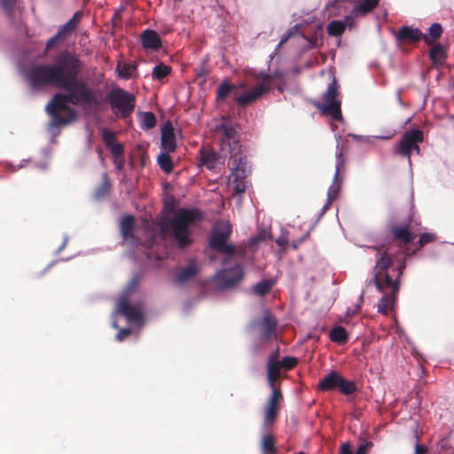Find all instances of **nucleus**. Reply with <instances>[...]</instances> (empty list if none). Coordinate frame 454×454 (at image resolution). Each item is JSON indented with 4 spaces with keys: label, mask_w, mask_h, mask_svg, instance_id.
Segmentation results:
<instances>
[{
    "label": "nucleus",
    "mask_w": 454,
    "mask_h": 454,
    "mask_svg": "<svg viewBox=\"0 0 454 454\" xmlns=\"http://www.w3.org/2000/svg\"><path fill=\"white\" fill-rule=\"evenodd\" d=\"M276 243L280 247H285L288 243V237L286 235H281L276 239Z\"/></svg>",
    "instance_id": "nucleus-55"
},
{
    "label": "nucleus",
    "mask_w": 454,
    "mask_h": 454,
    "mask_svg": "<svg viewBox=\"0 0 454 454\" xmlns=\"http://www.w3.org/2000/svg\"><path fill=\"white\" fill-rule=\"evenodd\" d=\"M102 139L106 147L112 145L113 144L116 143L115 133L105 128L102 129Z\"/></svg>",
    "instance_id": "nucleus-40"
},
{
    "label": "nucleus",
    "mask_w": 454,
    "mask_h": 454,
    "mask_svg": "<svg viewBox=\"0 0 454 454\" xmlns=\"http://www.w3.org/2000/svg\"><path fill=\"white\" fill-rule=\"evenodd\" d=\"M354 139L365 143V144H371L372 142V139L369 137H363L360 135H350Z\"/></svg>",
    "instance_id": "nucleus-53"
},
{
    "label": "nucleus",
    "mask_w": 454,
    "mask_h": 454,
    "mask_svg": "<svg viewBox=\"0 0 454 454\" xmlns=\"http://www.w3.org/2000/svg\"><path fill=\"white\" fill-rule=\"evenodd\" d=\"M137 69V66L134 64H121L118 63L116 70L119 73V76L129 79L132 76V72Z\"/></svg>",
    "instance_id": "nucleus-36"
},
{
    "label": "nucleus",
    "mask_w": 454,
    "mask_h": 454,
    "mask_svg": "<svg viewBox=\"0 0 454 454\" xmlns=\"http://www.w3.org/2000/svg\"><path fill=\"white\" fill-rule=\"evenodd\" d=\"M341 377L338 372L333 371L319 380L318 388L323 391L338 389Z\"/></svg>",
    "instance_id": "nucleus-20"
},
{
    "label": "nucleus",
    "mask_w": 454,
    "mask_h": 454,
    "mask_svg": "<svg viewBox=\"0 0 454 454\" xmlns=\"http://www.w3.org/2000/svg\"><path fill=\"white\" fill-rule=\"evenodd\" d=\"M0 4L8 18L13 20L16 12L20 9L17 0H0Z\"/></svg>",
    "instance_id": "nucleus-29"
},
{
    "label": "nucleus",
    "mask_w": 454,
    "mask_h": 454,
    "mask_svg": "<svg viewBox=\"0 0 454 454\" xmlns=\"http://www.w3.org/2000/svg\"><path fill=\"white\" fill-rule=\"evenodd\" d=\"M282 400L283 395L281 389H271V394L263 409V422L265 426H270L276 421L280 411V402Z\"/></svg>",
    "instance_id": "nucleus-11"
},
{
    "label": "nucleus",
    "mask_w": 454,
    "mask_h": 454,
    "mask_svg": "<svg viewBox=\"0 0 454 454\" xmlns=\"http://www.w3.org/2000/svg\"><path fill=\"white\" fill-rule=\"evenodd\" d=\"M215 136L220 142V149L229 155L231 161L230 181L233 184L235 193H243L246 191L244 179L246 177L247 159L243 153L239 132L232 122L223 118L215 128Z\"/></svg>",
    "instance_id": "nucleus-4"
},
{
    "label": "nucleus",
    "mask_w": 454,
    "mask_h": 454,
    "mask_svg": "<svg viewBox=\"0 0 454 454\" xmlns=\"http://www.w3.org/2000/svg\"><path fill=\"white\" fill-rule=\"evenodd\" d=\"M233 89V85L228 84L227 82L221 83L216 90V101L223 102Z\"/></svg>",
    "instance_id": "nucleus-37"
},
{
    "label": "nucleus",
    "mask_w": 454,
    "mask_h": 454,
    "mask_svg": "<svg viewBox=\"0 0 454 454\" xmlns=\"http://www.w3.org/2000/svg\"><path fill=\"white\" fill-rule=\"evenodd\" d=\"M141 128L143 129H151L156 125V117L152 112H145L140 115Z\"/></svg>",
    "instance_id": "nucleus-33"
},
{
    "label": "nucleus",
    "mask_w": 454,
    "mask_h": 454,
    "mask_svg": "<svg viewBox=\"0 0 454 454\" xmlns=\"http://www.w3.org/2000/svg\"><path fill=\"white\" fill-rule=\"evenodd\" d=\"M271 76V85L276 82H284L285 74L281 71H276L270 74Z\"/></svg>",
    "instance_id": "nucleus-47"
},
{
    "label": "nucleus",
    "mask_w": 454,
    "mask_h": 454,
    "mask_svg": "<svg viewBox=\"0 0 454 454\" xmlns=\"http://www.w3.org/2000/svg\"><path fill=\"white\" fill-rule=\"evenodd\" d=\"M280 369L279 363H267V380L271 389L279 388L275 382L280 377Z\"/></svg>",
    "instance_id": "nucleus-23"
},
{
    "label": "nucleus",
    "mask_w": 454,
    "mask_h": 454,
    "mask_svg": "<svg viewBox=\"0 0 454 454\" xmlns=\"http://www.w3.org/2000/svg\"><path fill=\"white\" fill-rule=\"evenodd\" d=\"M307 237H309V233H306L301 239H299L298 241H293L292 242V247H294V249H297L299 245L301 243H302L306 239Z\"/></svg>",
    "instance_id": "nucleus-57"
},
{
    "label": "nucleus",
    "mask_w": 454,
    "mask_h": 454,
    "mask_svg": "<svg viewBox=\"0 0 454 454\" xmlns=\"http://www.w3.org/2000/svg\"><path fill=\"white\" fill-rule=\"evenodd\" d=\"M442 34V27L439 23H434L428 28V35H427L431 40L432 44L437 40Z\"/></svg>",
    "instance_id": "nucleus-39"
},
{
    "label": "nucleus",
    "mask_w": 454,
    "mask_h": 454,
    "mask_svg": "<svg viewBox=\"0 0 454 454\" xmlns=\"http://www.w3.org/2000/svg\"><path fill=\"white\" fill-rule=\"evenodd\" d=\"M171 72V67L163 63L156 65L152 72V77L153 80L160 81L167 77Z\"/></svg>",
    "instance_id": "nucleus-32"
},
{
    "label": "nucleus",
    "mask_w": 454,
    "mask_h": 454,
    "mask_svg": "<svg viewBox=\"0 0 454 454\" xmlns=\"http://www.w3.org/2000/svg\"><path fill=\"white\" fill-rule=\"evenodd\" d=\"M176 208L175 200L171 198L169 200L164 202V210L168 213H173Z\"/></svg>",
    "instance_id": "nucleus-49"
},
{
    "label": "nucleus",
    "mask_w": 454,
    "mask_h": 454,
    "mask_svg": "<svg viewBox=\"0 0 454 454\" xmlns=\"http://www.w3.org/2000/svg\"><path fill=\"white\" fill-rule=\"evenodd\" d=\"M169 153H162L158 156L157 161L160 168L166 173L169 174L173 170V161L168 154Z\"/></svg>",
    "instance_id": "nucleus-31"
},
{
    "label": "nucleus",
    "mask_w": 454,
    "mask_h": 454,
    "mask_svg": "<svg viewBox=\"0 0 454 454\" xmlns=\"http://www.w3.org/2000/svg\"><path fill=\"white\" fill-rule=\"evenodd\" d=\"M278 356H279V349H278V348H277L276 350L273 351L270 355L267 363H279V361L278 360Z\"/></svg>",
    "instance_id": "nucleus-52"
},
{
    "label": "nucleus",
    "mask_w": 454,
    "mask_h": 454,
    "mask_svg": "<svg viewBox=\"0 0 454 454\" xmlns=\"http://www.w3.org/2000/svg\"><path fill=\"white\" fill-rule=\"evenodd\" d=\"M275 439L271 434H265L262 436L261 448L264 454H275L277 448L275 446Z\"/></svg>",
    "instance_id": "nucleus-30"
},
{
    "label": "nucleus",
    "mask_w": 454,
    "mask_h": 454,
    "mask_svg": "<svg viewBox=\"0 0 454 454\" xmlns=\"http://www.w3.org/2000/svg\"><path fill=\"white\" fill-rule=\"evenodd\" d=\"M297 359L292 356H285L281 361H279L281 368L286 370H292L297 365Z\"/></svg>",
    "instance_id": "nucleus-41"
},
{
    "label": "nucleus",
    "mask_w": 454,
    "mask_h": 454,
    "mask_svg": "<svg viewBox=\"0 0 454 454\" xmlns=\"http://www.w3.org/2000/svg\"><path fill=\"white\" fill-rule=\"evenodd\" d=\"M338 389L341 394L349 395L355 393L357 388L354 381L346 380L345 378L341 377Z\"/></svg>",
    "instance_id": "nucleus-35"
},
{
    "label": "nucleus",
    "mask_w": 454,
    "mask_h": 454,
    "mask_svg": "<svg viewBox=\"0 0 454 454\" xmlns=\"http://www.w3.org/2000/svg\"><path fill=\"white\" fill-rule=\"evenodd\" d=\"M117 309L129 322L138 325L144 323L142 309L137 306L131 305L126 299H122L119 301Z\"/></svg>",
    "instance_id": "nucleus-14"
},
{
    "label": "nucleus",
    "mask_w": 454,
    "mask_h": 454,
    "mask_svg": "<svg viewBox=\"0 0 454 454\" xmlns=\"http://www.w3.org/2000/svg\"><path fill=\"white\" fill-rule=\"evenodd\" d=\"M338 83L333 80L322 96V102L315 104V106L324 114L331 116L334 121L342 120L341 101L339 98Z\"/></svg>",
    "instance_id": "nucleus-6"
},
{
    "label": "nucleus",
    "mask_w": 454,
    "mask_h": 454,
    "mask_svg": "<svg viewBox=\"0 0 454 454\" xmlns=\"http://www.w3.org/2000/svg\"><path fill=\"white\" fill-rule=\"evenodd\" d=\"M202 217L198 208H179L171 219L161 225L160 235L162 239L168 236L177 248H186L193 242L190 226Z\"/></svg>",
    "instance_id": "nucleus-5"
},
{
    "label": "nucleus",
    "mask_w": 454,
    "mask_h": 454,
    "mask_svg": "<svg viewBox=\"0 0 454 454\" xmlns=\"http://www.w3.org/2000/svg\"><path fill=\"white\" fill-rule=\"evenodd\" d=\"M277 319L272 314L267 311L258 322V330L261 340L263 341L277 340Z\"/></svg>",
    "instance_id": "nucleus-12"
},
{
    "label": "nucleus",
    "mask_w": 454,
    "mask_h": 454,
    "mask_svg": "<svg viewBox=\"0 0 454 454\" xmlns=\"http://www.w3.org/2000/svg\"><path fill=\"white\" fill-rule=\"evenodd\" d=\"M339 454H352L349 443L345 442L340 445Z\"/></svg>",
    "instance_id": "nucleus-54"
},
{
    "label": "nucleus",
    "mask_w": 454,
    "mask_h": 454,
    "mask_svg": "<svg viewBox=\"0 0 454 454\" xmlns=\"http://www.w3.org/2000/svg\"><path fill=\"white\" fill-rule=\"evenodd\" d=\"M230 235L231 228L229 225L214 229L208 238L209 247L220 254H232L235 247L227 243Z\"/></svg>",
    "instance_id": "nucleus-9"
},
{
    "label": "nucleus",
    "mask_w": 454,
    "mask_h": 454,
    "mask_svg": "<svg viewBox=\"0 0 454 454\" xmlns=\"http://www.w3.org/2000/svg\"><path fill=\"white\" fill-rule=\"evenodd\" d=\"M446 56V50L441 44L433 46L429 51V57L434 65H442Z\"/></svg>",
    "instance_id": "nucleus-25"
},
{
    "label": "nucleus",
    "mask_w": 454,
    "mask_h": 454,
    "mask_svg": "<svg viewBox=\"0 0 454 454\" xmlns=\"http://www.w3.org/2000/svg\"><path fill=\"white\" fill-rule=\"evenodd\" d=\"M141 42L145 49L158 51L161 47L160 37L154 30L145 29L141 35Z\"/></svg>",
    "instance_id": "nucleus-19"
},
{
    "label": "nucleus",
    "mask_w": 454,
    "mask_h": 454,
    "mask_svg": "<svg viewBox=\"0 0 454 454\" xmlns=\"http://www.w3.org/2000/svg\"><path fill=\"white\" fill-rule=\"evenodd\" d=\"M299 454H303L302 452H300Z\"/></svg>",
    "instance_id": "nucleus-59"
},
{
    "label": "nucleus",
    "mask_w": 454,
    "mask_h": 454,
    "mask_svg": "<svg viewBox=\"0 0 454 454\" xmlns=\"http://www.w3.org/2000/svg\"><path fill=\"white\" fill-rule=\"evenodd\" d=\"M176 148V135L172 123L168 121L161 127V150L174 153Z\"/></svg>",
    "instance_id": "nucleus-16"
},
{
    "label": "nucleus",
    "mask_w": 454,
    "mask_h": 454,
    "mask_svg": "<svg viewBox=\"0 0 454 454\" xmlns=\"http://www.w3.org/2000/svg\"><path fill=\"white\" fill-rule=\"evenodd\" d=\"M277 87V89L279 90V91H283L284 90V86H285V81L284 82H276L274 83Z\"/></svg>",
    "instance_id": "nucleus-58"
},
{
    "label": "nucleus",
    "mask_w": 454,
    "mask_h": 454,
    "mask_svg": "<svg viewBox=\"0 0 454 454\" xmlns=\"http://www.w3.org/2000/svg\"><path fill=\"white\" fill-rule=\"evenodd\" d=\"M62 42L58 36L57 35H54L52 37H51L47 43H46V51H50L51 49H52L58 43H60Z\"/></svg>",
    "instance_id": "nucleus-48"
},
{
    "label": "nucleus",
    "mask_w": 454,
    "mask_h": 454,
    "mask_svg": "<svg viewBox=\"0 0 454 454\" xmlns=\"http://www.w3.org/2000/svg\"><path fill=\"white\" fill-rule=\"evenodd\" d=\"M329 338L333 342L343 344L347 342L348 335L343 326L338 325L330 331Z\"/></svg>",
    "instance_id": "nucleus-28"
},
{
    "label": "nucleus",
    "mask_w": 454,
    "mask_h": 454,
    "mask_svg": "<svg viewBox=\"0 0 454 454\" xmlns=\"http://www.w3.org/2000/svg\"><path fill=\"white\" fill-rule=\"evenodd\" d=\"M200 270V265L192 261L188 265L175 270V282L176 284H184L195 278Z\"/></svg>",
    "instance_id": "nucleus-17"
},
{
    "label": "nucleus",
    "mask_w": 454,
    "mask_h": 454,
    "mask_svg": "<svg viewBox=\"0 0 454 454\" xmlns=\"http://www.w3.org/2000/svg\"><path fill=\"white\" fill-rule=\"evenodd\" d=\"M423 140L424 135L420 129H414L406 131L400 139L396 146L395 153L406 157L410 161L412 151H416V153L419 154V144L422 143Z\"/></svg>",
    "instance_id": "nucleus-8"
},
{
    "label": "nucleus",
    "mask_w": 454,
    "mask_h": 454,
    "mask_svg": "<svg viewBox=\"0 0 454 454\" xmlns=\"http://www.w3.org/2000/svg\"><path fill=\"white\" fill-rule=\"evenodd\" d=\"M110 186H111V184H110L109 178L105 174L103 176L102 184L95 191V197L97 199H102L103 197H105L108 193V192L110 190Z\"/></svg>",
    "instance_id": "nucleus-38"
},
{
    "label": "nucleus",
    "mask_w": 454,
    "mask_h": 454,
    "mask_svg": "<svg viewBox=\"0 0 454 454\" xmlns=\"http://www.w3.org/2000/svg\"><path fill=\"white\" fill-rule=\"evenodd\" d=\"M397 40L410 43H415L424 40L427 44H432V40L424 35L419 28H413L408 26H403L396 34Z\"/></svg>",
    "instance_id": "nucleus-15"
},
{
    "label": "nucleus",
    "mask_w": 454,
    "mask_h": 454,
    "mask_svg": "<svg viewBox=\"0 0 454 454\" xmlns=\"http://www.w3.org/2000/svg\"><path fill=\"white\" fill-rule=\"evenodd\" d=\"M217 156L213 152L201 151V164L206 166L209 169L215 168Z\"/></svg>",
    "instance_id": "nucleus-34"
},
{
    "label": "nucleus",
    "mask_w": 454,
    "mask_h": 454,
    "mask_svg": "<svg viewBox=\"0 0 454 454\" xmlns=\"http://www.w3.org/2000/svg\"><path fill=\"white\" fill-rule=\"evenodd\" d=\"M258 78L262 80V82L254 88L248 92L243 93L234 98V101L239 106H246L261 98L265 92L269 91L271 88V76L269 74L261 73Z\"/></svg>",
    "instance_id": "nucleus-10"
},
{
    "label": "nucleus",
    "mask_w": 454,
    "mask_h": 454,
    "mask_svg": "<svg viewBox=\"0 0 454 454\" xmlns=\"http://www.w3.org/2000/svg\"><path fill=\"white\" fill-rule=\"evenodd\" d=\"M81 67V60L72 52L64 51L51 65L30 66L25 72V77L34 90H41L48 86L71 89L72 81L78 77Z\"/></svg>",
    "instance_id": "nucleus-2"
},
{
    "label": "nucleus",
    "mask_w": 454,
    "mask_h": 454,
    "mask_svg": "<svg viewBox=\"0 0 454 454\" xmlns=\"http://www.w3.org/2000/svg\"><path fill=\"white\" fill-rule=\"evenodd\" d=\"M214 278L221 287H231L243 278V270L240 265H236L227 270H219Z\"/></svg>",
    "instance_id": "nucleus-13"
},
{
    "label": "nucleus",
    "mask_w": 454,
    "mask_h": 454,
    "mask_svg": "<svg viewBox=\"0 0 454 454\" xmlns=\"http://www.w3.org/2000/svg\"><path fill=\"white\" fill-rule=\"evenodd\" d=\"M67 93H56L46 106V111L51 115V126L59 128L74 121L77 118L73 106L81 105L83 108L96 107L99 105L93 90L89 86L74 78L71 89H63Z\"/></svg>",
    "instance_id": "nucleus-3"
},
{
    "label": "nucleus",
    "mask_w": 454,
    "mask_h": 454,
    "mask_svg": "<svg viewBox=\"0 0 454 454\" xmlns=\"http://www.w3.org/2000/svg\"><path fill=\"white\" fill-rule=\"evenodd\" d=\"M131 331L128 328H122L119 331V333L116 334V339L119 340V341H121L123 340V339L126 337V336H129L130 334Z\"/></svg>",
    "instance_id": "nucleus-50"
},
{
    "label": "nucleus",
    "mask_w": 454,
    "mask_h": 454,
    "mask_svg": "<svg viewBox=\"0 0 454 454\" xmlns=\"http://www.w3.org/2000/svg\"><path fill=\"white\" fill-rule=\"evenodd\" d=\"M344 161L345 159L342 155V153L340 152L337 154V160H336V168H335V173L333 177V183L329 187L327 196H328V203L325 207V208L327 207V206L338 196L340 188V183L338 182V178L340 176V171L344 168Z\"/></svg>",
    "instance_id": "nucleus-18"
},
{
    "label": "nucleus",
    "mask_w": 454,
    "mask_h": 454,
    "mask_svg": "<svg viewBox=\"0 0 454 454\" xmlns=\"http://www.w3.org/2000/svg\"><path fill=\"white\" fill-rule=\"evenodd\" d=\"M74 31L67 27L66 24L59 27L58 32L56 33L57 36L63 42L65 41Z\"/></svg>",
    "instance_id": "nucleus-42"
},
{
    "label": "nucleus",
    "mask_w": 454,
    "mask_h": 454,
    "mask_svg": "<svg viewBox=\"0 0 454 454\" xmlns=\"http://www.w3.org/2000/svg\"><path fill=\"white\" fill-rule=\"evenodd\" d=\"M113 160H114V163L118 170H121L124 168L123 155L114 158Z\"/></svg>",
    "instance_id": "nucleus-51"
},
{
    "label": "nucleus",
    "mask_w": 454,
    "mask_h": 454,
    "mask_svg": "<svg viewBox=\"0 0 454 454\" xmlns=\"http://www.w3.org/2000/svg\"><path fill=\"white\" fill-rule=\"evenodd\" d=\"M276 281L272 278L263 279L254 286V294L257 296H264L271 291Z\"/></svg>",
    "instance_id": "nucleus-26"
},
{
    "label": "nucleus",
    "mask_w": 454,
    "mask_h": 454,
    "mask_svg": "<svg viewBox=\"0 0 454 454\" xmlns=\"http://www.w3.org/2000/svg\"><path fill=\"white\" fill-rule=\"evenodd\" d=\"M113 154V158H116L123 155V146L119 143H114L112 145L107 146Z\"/></svg>",
    "instance_id": "nucleus-44"
},
{
    "label": "nucleus",
    "mask_w": 454,
    "mask_h": 454,
    "mask_svg": "<svg viewBox=\"0 0 454 454\" xmlns=\"http://www.w3.org/2000/svg\"><path fill=\"white\" fill-rule=\"evenodd\" d=\"M353 22V18L351 16H346L345 21L342 20H333L328 23L326 27V31L329 35L332 36H340L348 24L351 26Z\"/></svg>",
    "instance_id": "nucleus-21"
},
{
    "label": "nucleus",
    "mask_w": 454,
    "mask_h": 454,
    "mask_svg": "<svg viewBox=\"0 0 454 454\" xmlns=\"http://www.w3.org/2000/svg\"><path fill=\"white\" fill-rule=\"evenodd\" d=\"M427 451V448L425 445H421L419 443L416 444L414 454H426Z\"/></svg>",
    "instance_id": "nucleus-56"
},
{
    "label": "nucleus",
    "mask_w": 454,
    "mask_h": 454,
    "mask_svg": "<svg viewBox=\"0 0 454 454\" xmlns=\"http://www.w3.org/2000/svg\"><path fill=\"white\" fill-rule=\"evenodd\" d=\"M120 230L122 238L125 240L134 238L135 232V218L131 215H125L120 223Z\"/></svg>",
    "instance_id": "nucleus-22"
},
{
    "label": "nucleus",
    "mask_w": 454,
    "mask_h": 454,
    "mask_svg": "<svg viewBox=\"0 0 454 454\" xmlns=\"http://www.w3.org/2000/svg\"><path fill=\"white\" fill-rule=\"evenodd\" d=\"M107 101L113 110H117L122 118L129 117L135 109L136 98L123 89L112 90L107 94Z\"/></svg>",
    "instance_id": "nucleus-7"
},
{
    "label": "nucleus",
    "mask_w": 454,
    "mask_h": 454,
    "mask_svg": "<svg viewBox=\"0 0 454 454\" xmlns=\"http://www.w3.org/2000/svg\"><path fill=\"white\" fill-rule=\"evenodd\" d=\"M387 238L398 243V251H393L390 246L381 245L372 247L376 251L373 277L367 286L374 285L382 294L377 303L379 313L387 315L395 303L396 296L400 291V278L406 267V253L403 250L416 238L411 231V223H398L390 220L387 225Z\"/></svg>",
    "instance_id": "nucleus-1"
},
{
    "label": "nucleus",
    "mask_w": 454,
    "mask_h": 454,
    "mask_svg": "<svg viewBox=\"0 0 454 454\" xmlns=\"http://www.w3.org/2000/svg\"><path fill=\"white\" fill-rule=\"evenodd\" d=\"M372 447V442H365L359 445L356 454H367L368 450Z\"/></svg>",
    "instance_id": "nucleus-46"
},
{
    "label": "nucleus",
    "mask_w": 454,
    "mask_h": 454,
    "mask_svg": "<svg viewBox=\"0 0 454 454\" xmlns=\"http://www.w3.org/2000/svg\"><path fill=\"white\" fill-rule=\"evenodd\" d=\"M380 0H361L353 9V13L364 16L372 12L378 5Z\"/></svg>",
    "instance_id": "nucleus-24"
},
{
    "label": "nucleus",
    "mask_w": 454,
    "mask_h": 454,
    "mask_svg": "<svg viewBox=\"0 0 454 454\" xmlns=\"http://www.w3.org/2000/svg\"><path fill=\"white\" fill-rule=\"evenodd\" d=\"M82 17V13L81 12H76L74 15L70 19L66 25L69 27L73 31L75 30L78 23L80 22Z\"/></svg>",
    "instance_id": "nucleus-43"
},
{
    "label": "nucleus",
    "mask_w": 454,
    "mask_h": 454,
    "mask_svg": "<svg viewBox=\"0 0 454 454\" xmlns=\"http://www.w3.org/2000/svg\"><path fill=\"white\" fill-rule=\"evenodd\" d=\"M298 31V27L297 26H294V27H292L291 29H289L285 35H283V36L281 37L280 39V42L278 43V47H281L282 45H284L288 40L289 38Z\"/></svg>",
    "instance_id": "nucleus-45"
},
{
    "label": "nucleus",
    "mask_w": 454,
    "mask_h": 454,
    "mask_svg": "<svg viewBox=\"0 0 454 454\" xmlns=\"http://www.w3.org/2000/svg\"><path fill=\"white\" fill-rule=\"evenodd\" d=\"M436 235L434 234V233H423L419 236V239L416 244V248L412 251H410L409 248H405L403 250V252L406 253V255H412L414 254L418 250H419L420 248H422L423 247H425L426 245L431 243V242H434L435 239H436Z\"/></svg>",
    "instance_id": "nucleus-27"
}]
</instances>
